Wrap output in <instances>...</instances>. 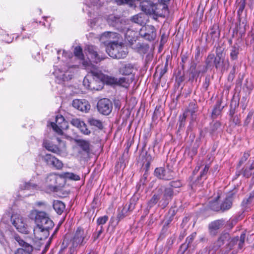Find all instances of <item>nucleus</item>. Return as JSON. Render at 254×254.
Returning a JSON list of instances; mask_svg holds the SVG:
<instances>
[{"label": "nucleus", "instance_id": "52", "mask_svg": "<svg viewBox=\"0 0 254 254\" xmlns=\"http://www.w3.org/2000/svg\"><path fill=\"white\" fill-rule=\"evenodd\" d=\"M209 169L208 165H205L203 170L200 172L199 176L197 177V180L199 181L200 180H205L207 177L206 175Z\"/></svg>", "mask_w": 254, "mask_h": 254}, {"label": "nucleus", "instance_id": "11", "mask_svg": "<svg viewBox=\"0 0 254 254\" xmlns=\"http://www.w3.org/2000/svg\"><path fill=\"white\" fill-rule=\"evenodd\" d=\"M220 36V30L218 24H214L210 27L206 36L207 43L213 44L218 41Z\"/></svg>", "mask_w": 254, "mask_h": 254}, {"label": "nucleus", "instance_id": "42", "mask_svg": "<svg viewBox=\"0 0 254 254\" xmlns=\"http://www.w3.org/2000/svg\"><path fill=\"white\" fill-rule=\"evenodd\" d=\"M186 113L183 114L182 115H180L179 117L178 121V131L180 132L183 130L185 126V123L186 121Z\"/></svg>", "mask_w": 254, "mask_h": 254}, {"label": "nucleus", "instance_id": "20", "mask_svg": "<svg viewBox=\"0 0 254 254\" xmlns=\"http://www.w3.org/2000/svg\"><path fill=\"white\" fill-rule=\"evenodd\" d=\"M74 141L77 146L81 149L82 152L86 154L90 153L91 145L89 140L83 139H75Z\"/></svg>", "mask_w": 254, "mask_h": 254}, {"label": "nucleus", "instance_id": "33", "mask_svg": "<svg viewBox=\"0 0 254 254\" xmlns=\"http://www.w3.org/2000/svg\"><path fill=\"white\" fill-rule=\"evenodd\" d=\"M53 207L58 214L61 215L65 209V205L63 201L56 200L53 201Z\"/></svg>", "mask_w": 254, "mask_h": 254}, {"label": "nucleus", "instance_id": "28", "mask_svg": "<svg viewBox=\"0 0 254 254\" xmlns=\"http://www.w3.org/2000/svg\"><path fill=\"white\" fill-rule=\"evenodd\" d=\"M131 48L140 54H146L149 48V45L144 43L138 42L135 44L131 43Z\"/></svg>", "mask_w": 254, "mask_h": 254}, {"label": "nucleus", "instance_id": "54", "mask_svg": "<svg viewBox=\"0 0 254 254\" xmlns=\"http://www.w3.org/2000/svg\"><path fill=\"white\" fill-rule=\"evenodd\" d=\"M84 123V122L77 118L72 119L70 121V124L73 126L78 128L79 130H80V129L81 127V126H82L83 123Z\"/></svg>", "mask_w": 254, "mask_h": 254}, {"label": "nucleus", "instance_id": "7", "mask_svg": "<svg viewBox=\"0 0 254 254\" xmlns=\"http://www.w3.org/2000/svg\"><path fill=\"white\" fill-rule=\"evenodd\" d=\"M53 130L59 135H63V130L67 129L68 126L67 122L61 115H58L56 117L55 123H51Z\"/></svg>", "mask_w": 254, "mask_h": 254}, {"label": "nucleus", "instance_id": "25", "mask_svg": "<svg viewBox=\"0 0 254 254\" xmlns=\"http://www.w3.org/2000/svg\"><path fill=\"white\" fill-rule=\"evenodd\" d=\"M93 75L97 78L102 79V81L106 82L109 85H117V78L108 75H104L102 73H99L97 72H92Z\"/></svg>", "mask_w": 254, "mask_h": 254}, {"label": "nucleus", "instance_id": "8", "mask_svg": "<svg viewBox=\"0 0 254 254\" xmlns=\"http://www.w3.org/2000/svg\"><path fill=\"white\" fill-rule=\"evenodd\" d=\"M107 21L110 25L122 32H125L128 29L126 24V21L119 17L110 15L107 19Z\"/></svg>", "mask_w": 254, "mask_h": 254}, {"label": "nucleus", "instance_id": "24", "mask_svg": "<svg viewBox=\"0 0 254 254\" xmlns=\"http://www.w3.org/2000/svg\"><path fill=\"white\" fill-rule=\"evenodd\" d=\"M73 53L77 59L82 61V64L85 68H88L91 66L92 64L91 61L84 60L82 49L80 46L75 47Z\"/></svg>", "mask_w": 254, "mask_h": 254}, {"label": "nucleus", "instance_id": "58", "mask_svg": "<svg viewBox=\"0 0 254 254\" xmlns=\"http://www.w3.org/2000/svg\"><path fill=\"white\" fill-rule=\"evenodd\" d=\"M211 77L210 75L206 76L204 81L202 84V88L204 91H207L210 84Z\"/></svg>", "mask_w": 254, "mask_h": 254}, {"label": "nucleus", "instance_id": "60", "mask_svg": "<svg viewBox=\"0 0 254 254\" xmlns=\"http://www.w3.org/2000/svg\"><path fill=\"white\" fill-rule=\"evenodd\" d=\"M169 227L163 225L161 231L160 232L158 240H162L166 236Z\"/></svg>", "mask_w": 254, "mask_h": 254}, {"label": "nucleus", "instance_id": "44", "mask_svg": "<svg viewBox=\"0 0 254 254\" xmlns=\"http://www.w3.org/2000/svg\"><path fill=\"white\" fill-rule=\"evenodd\" d=\"M209 208L211 210L221 213L220 203H219L217 200L210 202L209 203Z\"/></svg>", "mask_w": 254, "mask_h": 254}, {"label": "nucleus", "instance_id": "51", "mask_svg": "<svg viewBox=\"0 0 254 254\" xmlns=\"http://www.w3.org/2000/svg\"><path fill=\"white\" fill-rule=\"evenodd\" d=\"M176 238L175 237H171L167 239L166 244L164 247V250H166V253L167 254L168 251L171 249L173 244H174Z\"/></svg>", "mask_w": 254, "mask_h": 254}, {"label": "nucleus", "instance_id": "46", "mask_svg": "<svg viewBox=\"0 0 254 254\" xmlns=\"http://www.w3.org/2000/svg\"><path fill=\"white\" fill-rule=\"evenodd\" d=\"M117 85L127 88L129 85V80L126 77L117 78Z\"/></svg>", "mask_w": 254, "mask_h": 254}, {"label": "nucleus", "instance_id": "21", "mask_svg": "<svg viewBox=\"0 0 254 254\" xmlns=\"http://www.w3.org/2000/svg\"><path fill=\"white\" fill-rule=\"evenodd\" d=\"M161 192V190H158V188H156L153 195L147 202L148 207L151 208L157 203L158 206L161 207V203H160V200L162 199L160 194Z\"/></svg>", "mask_w": 254, "mask_h": 254}, {"label": "nucleus", "instance_id": "64", "mask_svg": "<svg viewBox=\"0 0 254 254\" xmlns=\"http://www.w3.org/2000/svg\"><path fill=\"white\" fill-rule=\"evenodd\" d=\"M114 254H128L127 248L123 249V248L118 247Z\"/></svg>", "mask_w": 254, "mask_h": 254}, {"label": "nucleus", "instance_id": "22", "mask_svg": "<svg viewBox=\"0 0 254 254\" xmlns=\"http://www.w3.org/2000/svg\"><path fill=\"white\" fill-rule=\"evenodd\" d=\"M96 82L94 78L92 79H89L87 77H85L83 81V84L87 88L91 90H100L103 88V83L101 80L99 81V85L98 86H94Z\"/></svg>", "mask_w": 254, "mask_h": 254}, {"label": "nucleus", "instance_id": "13", "mask_svg": "<svg viewBox=\"0 0 254 254\" xmlns=\"http://www.w3.org/2000/svg\"><path fill=\"white\" fill-rule=\"evenodd\" d=\"M154 176L158 179L165 181H170L174 178V173L172 171L166 172L164 167H157L154 172Z\"/></svg>", "mask_w": 254, "mask_h": 254}, {"label": "nucleus", "instance_id": "6", "mask_svg": "<svg viewBox=\"0 0 254 254\" xmlns=\"http://www.w3.org/2000/svg\"><path fill=\"white\" fill-rule=\"evenodd\" d=\"M11 222L18 232L25 234H29V228L23 217L16 215H12Z\"/></svg>", "mask_w": 254, "mask_h": 254}, {"label": "nucleus", "instance_id": "55", "mask_svg": "<svg viewBox=\"0 0 254 254\" xmlns=\"http://www.w3.org/2000/svg\"><path fill=\"white\" fill-rule=\"evenodd\" d=\"M126 206L127 205L123 208L122 210L118 213L117 215V223H118L120 221L123 219L125 217L128 215L129 213L127 212Z\"/></svg>", "mask_w": 254, "mask_h": 254}, {"label": "nucleus", "instance_id": "45", "mask_svg": "<svg viewBox=\"0 0 254 254\" xmlns=\"http://www.w3.org/2000/svg\"><path fill=\"white\" fill-rule=\"evenodd\" d=\"M167 186L169 188H171L172 189V190H175V189H178V188H181L183 186V184H182V183L181 180H177L176 181H171L168 184Z\"/></svg>", "mask_w": 254, "mask_h": 254}, {"label": "nucleus", "instance_id": "41", "mask_svg": "<svg viewBox=\"0 0 254 254\" xmlns=\"http://www.w3.org/2000/svg\"><path fill=\"white\" fill-rule=\"evenodd\" d=\"M62 176L66 179L73 181H78L80 179L79 175L70 172H65L62 174Z\"/></svg>", "mask_w": 254, "mask_h": 254}, {"label": "nucleus", "instance_id": "16", "mask_svg": "<svg viewBox=\"0 0 254 254\" xmlns=\"http://www.w3.org/2000/svg\"><path fill=\"white\" fill-rule=\"evenodd\" d=\"M14 240L22 247L19 248L15 252L21 251L23 254H32L33 251V248L30 244L25 242L19 235H15L14 236Z\"/></svg>", "mask_w": 254, "mask_h": 254}, {"label": "nucleus", "instance_id": "26", "mask_svg": "<svg viewBox=\"0 0 254 254\" xmlns=\"http://www.w3.org/2000/svg\"><path fill=\"white\" fill-rule=\"evenodd\" d=\"M221 123L217 121L210 124L209 133L213 139H215L218 133L221 130Z\"/></svg>", "mask_w": 254, "mask_h": 254}, {"label": "nucleus", "instance_id": "30", "mask_svg": "<svg viewBox=\"0 0 254 254\" xmlns=\"http://www.w3.org/2000/svg\"><path fill=\"white\" fill-rule=\"evenodd\" d=\"M198 107L196 101H193V102H190L188 107L186 110L183 114L186 113V116H188V114L190 113L191 116V119L192 121H194L195 119V113L197 111Z\"/></svg>", "mask_w": 254, "mask_h": 254}, {"label": "nucleus", "instance_id": "29", "mask_svg": "<svg viewBox=\"0 0 254 254\" xmlns=\"http://www.w3.org/2000/svg\"><path fill=\"white\" fill-rule=\"evenodd\" d=\"M206 72V68L203 66L202 70H188L187 76L188 77V81L192 83L194 81H196L197 77L201 73H205Z\"/></svg>", "mask_w": 254, "mask_h": 254}, {"label": "nucleus", "instance_id": "3", "mask_svg": "<svg viewBox=\"0 0 254 254\" xmlns=\"http://www.w3.org/2000/svg\"><path fill=\"white\" fill-rule=\"evenodd\" d=\"M246 0H240L238 4V9L237 11L238 23L237 24V31L239 32L241 36L244 34L247 26V14L242 15L243 12L245 8Z\"/></svg>", "mask_w": 254, "mask_h": 254}, {"label": "nucleus", "instance_id": "34", "mask_svg": "<svg viewBox=\"0 0 254 254\" xmlns=\"http://www.w3.org/2000/svg\"><path fill=\"white\" fill-rule=\"evenodd\" d=\"M243 175L246 178L252 177V181L254 183V162L252 163L249 166L246 167L243 169Z\"/></svg>", "mask_w": 254, "mask_h": 254}, {"label": "nucleus", "instance_id": "32", "mask_svg": "<svg viewBox=\"0 0 254 254\" xmlns=\"http://www.w3.org/2000/svg\"><path fill=\"white\" fill-rule=\"evenodd\" d=\"M241 50V47L237 43L230 46V57L231 61H237L238 59Z\"/></svg>", "mask_w": 254, "mask_h": 254}, {"label": "nucleus", "instance_id": "18", "mask_svg": "<svg viewBox=\"0 0 254 254\" xmlns=\"http://www.w3.org/2000/svg\"><path fill=\"white\" fill-rule=\"evenodd\" d=\"M85 50L87 51L88 54L94 63H98L104 59V58L98 54L97 48L93 45L87 46Z\"/></svg>", "mask_w": 254, "mask_h": 254}, {"label": "nucleus", "instance_id": "35", "mask_svg": "<svg viewBox=\"0 0 254 254\" xmlns=\"http://www.w3.org/2000/svg\"><path fill=\"white\" fill-rule=\"evenodd\" d=\"M43 146L48 151H51L55 153H59L60 152V148L57 145L54 144L52 142L48 140H44Z\"/></svg>", "mask_w": 254, "mask_h": 254}, {"label": "nucleus", "instance_id": "59", "mask_svg": "<svg viewBox=\"0 0 254 254\" xmlns=\"http://www.w3.org/2000/svg\"><path fill=\"white\" fill-rule=\"evenodd\" d=\"M79 130L81 133L86 135H89L91 133V130L88 128L87 125L85 123H83Z\"/></svg>", "mask_w": 254, "mask_h": 254}, {"label": "nucleus", "instance_id": "17", "mask_svg": "<svg viewBox=\"0 0 254 254\" xmlns=\"http://www.w3.org/2000/svg\"><path fill=\"white\" fill-rule=\"evenodd\" d=\"M72 105L74 108L85 113L88 112L91 107L89 102L85 100H73Z\"/></svg>", "mask_w": 254, "mask_h": 254}, {"label": "nucleus", "instance_id": "23", "mask_svg": "<svg viewBox=\"0 0 254 254\" xmlns=\"http://www.w3.org/2000/svg\"><path fill=\"white\" fill-rule=\"evenodd\" d=\"M234 199V195L231 193L227 195L220 203L221 213H223L230 209L232 206Z\"/></svg>", "mask_w": 254, "mask_h": 254}, {"label": "nucleus", "instance_id": "15", "mask_svg": "<svg viewBox=\"0 0 254 254\" xmlns=\"http://www.w3.org/2000/svg\"><path fill=\"white\" fill-rule=\"evenodd\" d=\"M42 160L47 165L52 166L57 170L61 169L63 167V162L51 154H47L42 157Z\"/></svg>", "mask_w": 254, "mask_h": 254}, {"label": "nucleus", "instance_id": "9", "mask_svg": "<svg viewBox=\"0 0 254 254\" xmlns=\"http://www.w3.org/2000/svg\"><path fill=\"white\" fill-rule=\"evenodd\" d=\"M97 108L100 114L108 115L112 111L113 104L109 99L103 98L98 101Z\"/></svg>", "mask_w": 254, "mask_h": 254}, {"label": "nucleus", "instance_id": "37", "mask_svg": "<svg viewBox=\"0 0 254 254\" xmlns=\"http://www.w3.org/2000/svg\"><path fill=\"white\" fill-rule=\"evenodd\" d=\"M134 70V65L131 64H125L120 68V72L123 75H128L131 74Z\"/></svg>", "mask_w": 254, "mask_h": 254}, {"label": "nucleus", "instance_id": "63", "mask_svg": "<svg viewBox=\"0 0 254 254\" xmlns=\"http://www.w3.org/2000/svg\"><path fill=\"white\" fill-rule=\"evenodd\" d=\"M246 44H254V35L253 33L249 34L246 39Z\"/></svg>", "mask_w": 254, "mask_h": 254}, {"label": "nucleus", "instance_id": "49", "mask_svg": "<svg viewBox=\"0 0 254 254\" xmlns=\"http://www.w3.org/2000/svg\"><path fill=\"white\" fill-rule=\"evenodd\" d=\"M222 246L220 243L217 241L209 247V253L211 254L216 253L217 251H219V249Z\"/></svg>", "mask_w": 254, "mask_h": 254}, {"label": "nucleus", "instance_id": "40", "mask_svg": "<svg viewBox=\"0 0 254 254\" xmlns=\"http://www.w3.org/2000/svg\"><path fill=\"white\" fill-rule=\"evenodd\" d=\"M239 106V101L235 99L232 100L230 105L229 115L230 117H233L236 112V109Z\"/></svg>", "mask_w": 254, "mask_h": 254}, {"label": "nucleus", "instance_id": "5", "mask_svg": "<svg viewBox=\"0 0 254 254\" xmlns=\"http://www.w3.org/2000/svg\"><path fill=\"white\" fill-rule=\"evenodd\" d=\"M88 240L87 234L81 227H78L75 232L74 236L71 240V246L70 251L76 249L78 246L85 243Z\"/></svg>", "mask_w": 254, "mask_h": 254}, {"label": "nucleus", "instance_id": "10", "mask_svg": "<svg viewBox=\"0 0 254 254\" xmlns=\"http://www.w3.org/2000/svg\"><path fill=\"white\" fill-rule=\"evenodd\" d=\"M139 35L141 37L148 41H153L156 37V30L154 26L151 25H147L143 26L140 29Z\"/></svg>", "mask_w": 254, "mask_h": 254}, {"label": "nucleus", "instance_id": "62", "mask_svg": "<svg viewBox=\"0 0 254 254\" xmlns=\"http://www.w3.org/2000/svg\"><path fill=\"white\" fill-rule=\"evenodd\" d=\"M190 247L189 244H187L186 243L182 244L179 250L178 254H185V253Z\"/></svg>", "mask_w": 254, "mask_h": 254}, {"label": "nucleus", "instance_id": "12", "mask_svg": "<svg viewBox=\"0 0 254 254\" xmlns=\"http://www.w3.org/2000/svg\"><path fill=\"white\" fill-rule=\"evenodd\" d=\"M225 224L224 219L215 220L210 222L208 226V232L210 236H215L218 233L219 230L222 228Z\"/></svg>", "mask_w": 254, "mask_h": 254}, {"label": "nucleus", "instance_id": "50", "mask_svg": "<svg viewBox=\"0 0 254 254\" xmlns=\"http://www.w3.org/2000/svg\"><path fill=\"white\" fill-rule=\"evenodd\" d=\"M35 206L41 209L48 210L50 208V206L45 201H38L35 202Z\"/></svg>", "mask_w": 254, "mask_h": 254}, {"label": "nucleus", "instance_id": "31", "mask_svg": "<svg viewBox=\"0 0 254 254\" xmlns=\"http://www.w3.org/2000/svg\"><path fill=\"white\" fill-rule=\"evenodd\" d=\"M88 124L94 128L98 130H102L104 128L103 123L100 120L94 117H89L87 120Z\"/></svg>", "mask_w": 254, "mask_h": 254}, {"label": "nucleus", "instance_id": "48", "mask_svg": "<svg viewBox=\"0 0 254 254\" xmlns=\"http://www.w3.org/2000/svg\"><path fill=\"white\" fill-rule=\"evenodd\" d=\"M37 185L31 183V182H25L23 184L20 185V189L21 190H30L35 189L37 187Z\"/></svg>", "mask_w": 254, "mask_h": 254}, {"label": "nucleus", "instance_id": "38", "mask_svg": "<svg viewBox=\"0 0 254 254\" xmlns=\"http://www.w3.org/2000/svg\"><path fill=\"white\" fill-rule=\"evenodd\" d=\"M223 107H221V101L220 100H217L212 112V118L213 119H216L220 115Z\"/></svg>", "mask_w": 254, "mask_h": 254}, {"label": "nucleus", "instance_id": "1", "mask_svg": "<svg viewBox=\"0 0 254 254\" xmlns=\"http://www.w3.org/2000/svg\"><path fill=\"white\" fill-rule=\"evenodd\" d=\"M215 54L209 53L205 61V66L204 68L214 67L217 69L223 70L225 69L227 64V67L229 65L228 60H225L226 54L225 47L222 45H218L216 47Z\"/></svg>", "mask_w": 254, "mask_h": 254}, {"label": "nucleus", "instance_id": "27", "mask_svg": "<svg viewBox=\"0 0 254 254\" xmlns=\"http://www.w3.org/2000/svg\"><path fill=\"white\" fill-rule=\"evenodd\" d=\"M119 38V34L113 32H105L103 33L100 37L101 40L104 42H108L109 43H115L114 39Z\"/></svg>", "mask_w": 254, "mask_h": 254}, {"label": "nucleus", "instance_id": "61", "mask_svg": "<svg viewBox=\"0 0 254 254\" xmlns=\"http://www.w3.org/2000/svg\"><path fill=\"white\" fill-rule=\"evenodd\" d=\"M108 220V217L106 215L99 217L97 220V226H103V225L105 224Z\"/></svg>", "mask_w": 254, "mask_h": 254}, {"label": "nucleus", "instance_id": "36", "mask_svg": "<svg viewBox=\"0 0 254 254\" xmlns=\"http://www.w3.org/2000/svg\"><path fill=\"white\" fill-rule=\"evenodd\" d=\"M142 159L144 161V163H145V172L148 173V170L149 169L150 164L151 161H152V158L151 155L150 154H148V152L146 151H142Z\"/></svg>", "mask_w": 254, "mask_h": 254}, {"label": "nucleus", "instance_id": "19", "mask_svg": "<svg viewBox=\"0 0 254 254\" xmlns=\"http://www.w3.org/2000/svg\"><path fill=\"white\" fill-rule=\"evenodd\" d=\"M33 233L35 239L42 240L46 239L49 236L50 231L36 225L34 228Z\"/></svg>", "mask_w": 254, "mask_h": 254}, {"label": "nucleus", "instance_id": "39", "mask_svg": "<svg viewBox=\"0 0 254 254\" xmlns=\"http://www.w3.org/2000/svg\"><path fill=\"white\" fill-rule=\"evenodd\" d=\"M57 177L55 174H50L47 177L46 182L49 187H56Z\"/></svg>", "mask_w": 254, "mask_h": 254}, {"label": "nucleus", "instance_id": "2", "mask_svg": "<svg viewBox=\"0 0 254 254\" xmlns=\"http://www.w3.org/2000/svg\"><path fill=\"white\" fill-rule=\"evenodd\" d=\"M28 217L34 220L37 225L44 228L45 229L50 231L54 226L53 221L45 211L33 209L30 212Z\"/></svg>", "mask_w": 254, "mask_h": 254}, {"label": "nucleus", "instance_id": "57", "mask_svg": "<svg viewBox=\"0 0 254 254\" xmlns=\"http://www.w3.org/2000/svg\"><path fill=\"white\" fill-rule=\"evenodd\" d=\"M181 57V64L182 66V69L184 70L185 69V64L187 62V61L189 58V55L187 53L182 54Z\"/></svg>", "mask_w": 254, "mask_h": 254}, {"label": "nucleus", "instance_id": "47", "mask_svg": "<svg viewBox=\"0 0 254 254\" xmlns=\"http://www.w3.org/2000/svg\"><path fill=\"white\" fill-rule=\"evenodd\" d=\"M230 239V236L229 233H223L220 235L217 241L222 246L225 242L228 241Z\"/></svg>", "mask_w": 254, "mask_h": 254}, {"label": "nucleus", "instance_id": "43", "mask_svg": "<svg viewBox=\"0 0 254 254\" xmlns=\"http://www.w3.org/2000/svg\"><path fill=\"white\" fill-rule=\"evenodd\" d=\"M254 199V190L251 192L249 194L248 198H245L242 202V205L245 208L247 207L251 204Z\"/></svg>", "mask_w": 254, "mask_h": 254}, {"label": "nucleus", "instance_id": "56", "mask_svg": "<svg viewBox=\"0 0 254 254\" xmlns=\"http://www.w3.org/2000/svg\"><path fill=\"white\" fill-rule=\"evenodd\" d=\"M250 156V153L249 151L244 152L243 156L239 161V164L238 165V167L240 168L241 166V165L248 160Z\"/></svg>", "mask_w": 254, "mask_h": 254}, {"label": "nucleus", "instance_id": "4", "mask_svg": "<svg viewBox=\"0 0 254 254\" xmlns=\"http://www.w3.org/2000/svg\"><path fill=\"white\" fill-rule=\"evenodd\" d=\"M157 188L158 190H161L160 194L162 199L160 200V203L162 208L166 207L170 202L172 201L174 196L179 192V191L172 190L171 188H169L167 186L161 185Z\"/></svg>", "mask_w": 254, "mask_h": 254}, {"label": "nucleus", "instance_id": "53", "mask_svg": "<svg viewBox=\"0 0 254 254\" xmlns=\"http://www.w3.org/2000/svg\"><path fill=\"white\" fill-rule=\"evenodd\" d=\"M104 229L102 226H97L96 231L93 234L92 238L94 241L99 239L102 234Z\"/></svg>", "mask_w": 254, "mask_h": 254}, {"label": "nucleus", "instance_id": "14", "mask_svg": "<svg viewBox=\"0 0 254 254\" xmlns=\"http://www.w3.org/2000/svg\"><path fill=\"white\" fill-rule=\"evenodd\" d=\"M120 48L117 44L112 43L111 45L107 46L106 51L109 56L114 59H122L126 56L125 52H120Z\"/></svg>", "mask_w": 254, "mask_h": 254}]
</instances>
